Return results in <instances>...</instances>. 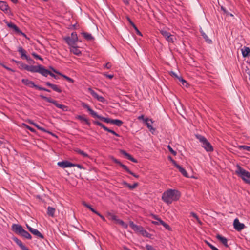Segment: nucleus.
Here are the masks:
<instances>
[{"label":"nucleus","mask_w":250,"mask_h":250,"mask_svg":"<svg viewBox=\"0 0 250 250\" xmlns=\"http://www.w3.org/2000/svg\"><path fill=\"white\" fill-rule=\"evenodd\" d=\"M39 90H43V91H46V92H50L51 91L49 90V89H48L47 88H44V87H41L40 86V87H39Z\"/></svg>","instance_id":"obj_58"},{"label":"nucleus","mask_w":250,"mask_h":250,"mask_svg":"<svg viewBox=\"0 0 250 250\" xmlns=\"http://www.w3.org/2000/svg\"><path fill=\"white\" fill-rule=\"evenodd\" d=\"M160 32L168 42L173 43L174 42V40L176 38L174 35H171L169 32L165 30H161Z\"/></svg>","instance_id":"obj_8"},{"label":"nucleus","mask_w":250,"mask_h":250,"mask_svg":"<svg viewBox=\"0 0 250 250\" xmlns=\"http://www.w3.org/2000/svg\"><path fill=\"white\" fill-rule=\"evenodd\" d=\"M115 222L116 224L120 225L125 229H126L128 227V225L121 219L117 218Z\"/></svg>","instance_id":"obj_35"},{"label":"nucleus","mask_w":250,"mask_h":250,"mask_svg":"<svg viewBox=\"0 0 250 250\" xmlns=\"http://www.w3.org/2000/svg\"><path fill=\"white\" fill-rule=\"evenodd\" d=\"M50 68L55 73L58 74V75H60V74L61 73V72L57 71L56 69H55L53 67H50Z\"/></svg>","instance_id":"obj_63"},{"label":"nucleus","mask_w":250,"mask_h":250,"mask_svg":"<svg viewBox=\"0 0 250 250\" xmlns=\"http://www.w3.org/2000/svg\"><path fill=\"white\" fill-rule=\"evenodd\" d=\"M33 68L32 73H39L44 77H47L48 75H50L51 72L41 64H39L37 66L34 65Z\"/></svg>","instance_id":"obj_6"},{"label":"nucleus","mask_w":250,"mask_h":250,"mask_svg":"<svg viewBox=\"0 0 250 250\" xmlns=\"http://www.w3.org/2000/svg\"><path fill=\"white\" fill-rule=\"evenodd\" d=\"M82 204L86 208H88V209H89L90 210H91L92 208V206L86 203L85 202L83 201L82 202Z\"/></svg>","instance_id":"obj_55"},{"label":"nucleus","mask_w":250,"mask_h":250,"mask_svg":"<svg viewBox=\"0 0 250 250\" xmlns=\"http://www.w3.org/2000/svg\"><path fill=\"white\" fill-rule=\"evenodd\" d=\"M217 239L219 240L226 247H229L228 245V240L226 238L220 234L216 235Z\"/></svg>","instance_id":"obj_23"},{"label":"nucleus","mask_w":250,"mask_h":250,"mask_svg":"<svg viewBox=\"0 0 250 250\" xmlns=\"http://www.w3.org/2000/svg\"><path fill=\"white\" fill-rule=\"evenodd\" d=\"M76 151L78 154H81V155H82L84 157H88V155L87 153H86L83 151V150H82L81 149H77V150H76Z\"/></svg>","instance_id":"obj_43"},{"label":"nucleus","mask_w":250,"mask_h":250,"mask_svg":"<svg viewBox=\"0 0 250 250\" xmlns=\"http://www.w3.org/2000/svg\"><path fill=\"white\" fill-rule=\"evenodd\" d=\"M55 212V209L51 207H48L47 208V214L51 217L54 216V214Z\"/></svg>","instance_id":"obj_33"},{"label":"nucleus","mask_w":250,"mask_h":250,"mask_svg":"<svg viewBox=\"0 0 250 250\" xmlns=\"http://www.w3.org/2000/svg\"><path fill=\"white\" fill-rule=\"evenodd\" d=\"M30 88H35L36 89L39 90L40 86L38 85H36L33 81H31L29 83V85L27 86Z\"/></svg>","instance_id":"obj_41"},{"label":"nucleus","mask_w":250,"mask_h":250,"mask_svg":"<svg viewBox=\"0 0 250 250\" xmlns=\"http://www.w3.org/2000/svg\"><path fill=\"white\" fill-rule=\"evenodd\" d=\"M241 51L243 57L250 56V48L248 47L244 46L241 49Z\"/></svg>","instance_id":"obj_27"},{"label":"nucleus","mask_w":250,"mask_h":250,"mask_svg":"<svg viewBox=\"0 0 250 250\" xmlns=\"http://www.w3.org/2000/svg\"><path fill=\"white\" fill-rule=\"evenodd\" d=\"M93 123L103 128L105 131L110 132L117 137H120V135L115 132L114 130L106 127L103 124L98 121H93Z\"/></svg>","instance_id":"obj_10"},{"label":"nucleus","mask_w":250,"mask_h":250,"mask_svg":"<svg viewBox=\"0 0 250 250\" xmlns=\"http://www.w3.org/2000/svg\"><path fill=\"white\" fill-rule=\"evenodd\" d=\"M140 233L143 236L147 238H150L151 236V235L146 230L144 229L143 228H142V230H141Z\"/></svg>","instance_id":"obj_37"},{"label":"nucleus","mask_w":250,"mask_h":250,"mask_svg":"<svg viewBox=\"0 0 250 250\" xmlns=\"http://www.w3.org/2000/svg\"><path fill=\"white\" fill-rule=\"evenodd\" d=\"M181 196L180 192L176 189H169L165 191L162 196V200L169 205L172 203L173 201H177Z\"/></svg>","instance_id":"obj_1"},{"label":"nucleus","mask_w":250,"mask_h":250,"mask_svg":"<svg viewBox=\"0 0 250 250\" xmlns=\"http://www.w3.org/2000/svg\"><path fill=\"white\" fill-rule=\"evenodd\" d=\"M81 105L84 108L87 110V111L89 112V114L93 117L97 118H98L99 115H98L97 112L93 110L87 104L84 102H82Z\"/></svg>","instance_id":"obj_14"},{"label":"nucleus","mask_w":250,"mask_h":250,"mask_svg":"<svg viewBox=\"0 0 250 250\" xmlns=\"http://www.w3.org/2000/svg\"><path fill=\"white\" fill-rule=\"evenodd\" d=\"M200 32L202 37L208 43H211L212 42V41L208 38V36L202 30Z\"/></svg>","instance_id":"obj_36"},{"label":"nucleus","mask_w":250,"mask_h":250,"mask_svg":"<svg viewBox=\"0 0 250 250\" xmlns=\"http://www.w3.org/2000/svg\"><path fill=\"white\" fill-rule=\"evenodd\" d=\"M190 216H192L193 217H194L196 220V221H197V222L200 224H202V222L201 221V220H200V219L199 218L198 216H197V215L193 212H191L190 213Z\"/></svg>","instance_id":"obj_42"},{"label":"nucleus","mask_w":250,"mask_h":250,"mask_svg":"<svg viewBox=\"0 0 250 250\" xmlns=\"http://www.w3.org/2000/svg\"><path fill=\"white\" fill-rule=\"evenodd\" d=\"M107 217L109 220L115 221L117 219V216L110 212L107 213Z\"/></svg>","instance_id":"obj_38"},{"label":"nucleus","mask_w":250,"mask_h":250,"mask_svg":"<svg viewBox=\"0 0 250 250\" xmlns=\"http://www.w3.org/2000/svg\"><path fill=\"white\" fill-rule=\"evenodd\" d=\"M93 123L103 128L105 131L110 132L117 137H120V135L115 132L114 130L106 127L103 124L98 121H93Z\"/></svg>","instance_id":"obj_9"},{"label":"nucleus","mask_w":250,"mask_h":250,"mask_svg":"<svg viewBox=\"0 0 250 250\" xmlns=\"http://www.w3.org/2000/svg\"><path fill=\"white\" fill-rule=\"evenodd\" d=\"M0 9L5 14H11L10 8L6 2L0 0Z\"/></svg>","instance_id":"obj_11"},{"label":"nucleus","mask_w":250,"mask_h":250,"mask_svg":"<svg viewBox=\"0 0 250 250\" xmlns=\"http://www.w3.org/2000/svg\"><path fill=\"white\" fill-rule=\"evenodd\" d=\"M126 19L129 22V23L132 25V26L133 27V28L136 31V33L137 35L139 36H142V34L141 32L138 30L137 26L135 25V24L132 22V21L131 20L130 18L129 17H127Z\"/></svg>","instance_id":"obj_30"},{"label":"nucleus","mask_w":250,"mask_h":250,"mask_svg":"<svg viewBox=\"0 0 250 250\" xmlns=\"http://www.w3.org/2000/svg\"><path fill=\"white\" fill-rule=\"evenodd\" d=\"M7 25V26L13 30L14 31H15L16 33H17L18 32H20V29L16 25H15V24H14L13 23L10 22H9L8 21H5V22Z\"/></svg>","instance_id":"obj_24"},{"label":"nucleus","mask_w":250,"mask_h":250,"mask_svg":"<svg viewBox=\"0 0 250 250\" xmlns=\"http://www.w3.org/2000/svg\"><path fill=\"white\" fill-rule=\"evenodd\" d=\"M120 152L130 161L136 163L138 162L136 159L134 158L130 154L127 153L125 150L121 149L120 150Z\"/></svg>","instance_id":"obj_18"},{"label":"nucleus","mask_w":250,"mask_h":250,"mask_svg":"<svg viewBox=\"0 0 250 250\" xmlns=\"http://www.w3.org/2000/svg\"><path fill=\"white\" fill-rule=\"evenodd\" d=\"M76 119L80 120L82 123L84 122L85 124L89 126H90L91 123L88 119L85 117V115H77Z\"/></svg>","instance_id":"obj_22"},{"label":"nucleus","mask_w":250,"mask_h":250,"mask_svg":"<svg viewBox=\"0 0 250 250\" xmlns=\"http://www.w3.org/2000/svg\"><path fill=\"white\" fill-rule=\"evenodd\" d=\"M30 232L33 234V235L36 236L37 237H39L41 239H43V235L37 229H30Z\"/></svg>","instance_id":"obj_26"},{"label":"nucleus","mask_w":250,"mask_h":250,"mask_svg":"<svg viewBox=\"0 0 250 250\" xmlns=\"http://www.w3.org/2000/svg\"><path fill=\"white\" fill-rule=\"evenodd\" d=\"M32 55L36 59H39V60H40L41 61H42L43 59L39 55H38L37 53H36L35 52H33L32 53Z\"/></svg>","instance_id":"obj_53"},{"label":"nucleus","mask_w":250,"mask_h":250,"mask_svg":"<svg viewBox=\"0 0 250 250\" xmlns=\"http://www.w3.org/2000/svg\"><path fill=\"white\" fill-rule=\"evenodd\" d=\"M31 81L27 79H23L21 80V82L26 86H28Z\"/></svg>","instance_id":"obj_50"},{"label":"nucleus","mask_w":250,"mask_h":250,"mask_svg":"<svg viewBox=\"0 0 250 250\" xmlns=\"http://www.w3.org/2000/svg\"><path fill=\"white\" fill-rule=\"evenodd\" d=\"M205 243L207 244V245L209 247V248L212 250H219L218 249H217L216 247H214L213 245H212L211 243H210L209 242H208V241L206 240L205 241Z\"/></svg>","instance_id":"obj_47"},{"label":"nucleus","mask_w":250,"mask_h":250,"mask_svg":"<svg viewBox=\"0 0 250 250\" xmlns=\"http://www.w3.org/2000/svg\"><path fill=\"white\" fill-rule=\"evenodd\" d=\"M23 125L26 127V128L28 129V130L31 131L32 132H36V130L34 128L30 127V126H29L25 124H23Z\"/></svg>","instance_id":"obj_52"},{"label":"nucleus","mask_w":250,"mask_h":250,"mask_svg":"<svg viewBox=\"0 0 250 250\" xmlns=\"http://www.w3.org/2000/svg\"><path fill=\"white\" fill-rule=\"evenodd\" d=\"M138 186V183H134L133 185H130V184H129L127 188H128L130 189H133L136 188Z\"/></svg>","instance_id":"obj_51"},{"label":"nucleus","mask_w":250,"mask_h":250,"mask_svg":"<svg viewBox=\"0 0 250 250\" xmlns=\"http://www.w3.org/2000/svg\"><path fill=\"white\" fill-rule=\"evenodd\" d=\"M168 159L172 162V163L174 165L175 167H176V165H178L174 159H173L170 156H169L168 157Z\"/></svg>","instance_id":"obj_56"},{"label":"nucleus","mask_w":250,"mask_h":250,"mask_svg":"<svg viewBox=\"0 0 250 250\" xmlns=\"http://www.w3.org/2000/svg\"><path fill=\"white\" fill-rule=\"evenodd\" d=\"M234 228L238 231H240L243 229L245 226L243 223H241L239 222L238 218H235L233 222Z\"/></svg>","instance_id":"obj_13"},{"label":"nucleus","mask_w":250,"mask_h":250,"mask_svg":"<svg viewBox=\"0 0 250 250\" xmlns=\"http://www.w3.org/2000/svg\"><path fill=\"white\" fill-rule=\"evenodd\" d=\"M146 248L147 250H156L154 248L150 245H146Z\"/></svg>","instance_id":"obj_57"},{"label":"nucleus","mask_w":250,"mask_h":250,"mask_svg":"<svg viewBox=\"0 0 250 250\" xmlns=\"http://www.w3.org/2000/svg\"><path fill=\"white\" fill-rule=\"evenodd\" d=\"M57 165L62 168L74 167L75 166L74 164H73L68 161H63L62 162H59Z\"/></svg>","instance_id":"obj_16"},{"label":"nucleus","mask_w":250,"mask_h":250,"mask_svg":"<svg viewBox=\"0 0 250 250\" xmlns=\"http://www.w3.org/2000/svg\"><path fill=\"white\" fill-rule=\"evenodd\" d=\"M167 147L168 149V150L170 152V153L173 155V156H176V154H177V152L174 150L172 147L169 146V145H168L167 146Z\"/></svg>","instance_id":"obj_49"},{"label":"nucleus","mask_w":250,"mask_h":250,"mask_svg":"<svg viewBox=\"0 0 250 250\" xmlns=\"http://www.w3.org/2000/svg\"><path fill=\"white\" fill-rule=\"evenodd\" d=\"M45 85L50 88H51L54 91L57 92L58 93H61L62 92V89L60 88V87L54 84H52L50 83L49 82H47L45 83Z\"/></svg>","instance_id":"obj_17"},{"label":"nucleus","mask_w":250,"mask_h":250,"mask_svg":"<svg viewBox=\"0 0 250 250\" xmlns=\"http://www.w3.org/2000/svg\"><path fill=\"white\" fill-rule=\"evenodd\" d=\"M12 230L16 234L19 235L24 238L31 240L32 237L30 233L24 230L20 224H13L11 226Z\"/></svg>","instance_id":"obj_2"},{"label":"nucleus","mask_w":250,"mask_h":250,"mask_svg":"<svg viewBox=\"0 0 250 250\" xmlns=\"http://www.w3.org/2000/svg\"><path fill=\"white\" fill-rule=\"evenodd\" d=\"M18 51L21 54V57L22 59H28V56L26 55V51L22 46L18 47Z\"/></svg>","instance_id":"obj_21"},{"label":"nucleus","mask_w":250,"mask_h":250,"mask_svg":"<svg viewBox=\"0 0 250 250\" xmlns=\"http://www.w3.org/2000/svg\"><path fill=\"white\" fill-rule=\"evenodd\" d=\"M123 124V121L119 119H115L114 125L118 127H120Z\"/></svg>","instance_id":"obj_46"},{"label":"nucleus","mask_w":250,"mask_h":250,"mask_svg":"<svg viewBox=\"0 0 250 250\" xmlns=\"http://www.w3.org/2000/svg\"><path fill=\"white\" fill-rule=\"evenodd\" d=\"M104 76H105L106 77L109 78L110 79H111L113 78V75L111 74H104Z\"/></svg>","instance_id":"obj_64"},{"label":"nucleus","mask_w":250,"mask_h":250,"mask_svg":"<svg viewBox=\"0 0 250 250\" xmlns=\"http://www.w3.org/2000/svg\"><path fill=\"white\" fill-rule=\"evenodd\" d=\"M59 75L61 76L62 77H63L64 79H65L66 80H67L69 83H73L74 82V80L73 79H71V78H70V77L67 76L66 75H65L61 73Z\"/></svg>","instance_id":"obj_39"},{"label":"nucleus","mask_w":250,"mask_h":250,"mask_svg":"<svg viewBox=\"0 0 250 250\" xmlns=\"http://www.w3.org/2000/svg\"><path fill=\"white\" fill-rule=\"evenodd\" d=\"M235 174L246 184L250 185V172L244 169L239 164L236 165Z\"/></svg>","instance_id":"obj_3"},{"label":"nucleus","mask_w":250,"mask_h":250,"mask_svg":"<svg viewBox=\"0 0 250 250\" xmlns=\"http://www.w3.org/2000/svg\"><path fill=\"white\" fill-rule=\"evenodd\" d=\"M168 230H170L171 229V228L166 223H165L163 225Z\"/></svg>","instance_id":"obj_60"},{"label":"nucleus","mask_w":250,"mask_h":250,"mask_svg":"<svg viewBox=\"0 0 250 250\" xmlns=\"http://www.w3.org/2000/svg\"><path fill=\"white\" fill-rule=\"evenodd\" d=\"M238 147L240 149H242L250 152V146H248L245 145H239L238 146Z\"/></svg>","instance_id":"obj_44"},{"label":"nucleus","mask_w":250,"mask_h":250,"mask_svg":"<svg viewBox=\"0 0 250 250\" xmlns=\"http://www.w3.org/2000/svg\"><path fill=\"white\" fill-rule=\"evenodd\" d=\"M111 66H112V64H111V63H110V62H107V63H106L105 64V65H104V67H105L106 68H107V69H109L111 68Z\"/></svg>","instance_id":"obj_59"},{"label":"nucleus","mask_w":250,"mask_h":250,"mask_svg":"<svg viewBox=\"0 0 250 250\" xmlns=\"http://www.w3.org/2000/svg\"><path fill=\"white\" fill-rule=\"evenodd\" d=\"M221 9L223 11L224 13L226 14L227 16H230L231 17H233V15L229 12L226 9L223 7V6H221Z\"/></svg>","instance_id":"obj_45"},{"label":"nucleus","mask_w":250,"mask_h":250,"mask_svg":"<svg viewBox=\"0 0 250 250\" xmlns=\"http://www.w3.org/2000/svg\"><path fill=\"white\" fill-rule=\"evenodd\" d=\"M27 61L29 62L30 64L35 63V62L33 60H32L29 56L28 57V59H26Z\"/></svg>","instance_id":"obj_61"},{"label":"nucleus","mask_w":250,"mask_h":250,"mask_svg":"<svg viewBox=\"0 0 250 250\" xmlns=\"http://www.w3.org/2000/svg\"><path fill=\"white\" fill-rule=\"evenodd\" d=\"M71 38L72 39V40H76L77 41H78V36H77V34L76 33V32H73L71 33Z\"/></svg>","instance_id":"obj_48"},{"label":"nucleus","mask_w":250,"mask_h":250,"mask_svg":"<svg viewBox=\"0 0 250 250\" xmlns=\"http://www.w3.org/2000/svg\"><path fill=\"white\" fill-rule=\"evenodd\" d=\"M70 51L74 54L76 55H80L82 54L81 51L79 49L78 47L75 45L71 47Z\"/></svg>","instance_id":"obj_32"},{"label":"nucleus","mask_w":250,"mask_h":250,"mask_svg":"<svg viewBox=\"0 0 250 250\" xmlns=\"http://www.w3.org/2000/svg\"><path fill=\"white\" fill-rule=\"evenodd\" d=\"M40 97L45 101L53 104L57 107L61 109L63 111H68V107L67 106L60 104L57 101L54 100L51 98L47 97L42 95H40Z\"/></svg>","instance_id":"obj_5"},{"label":"nucleus","mask_w":250,"mask_h":250,"mask_svg":"<svg viewBox=\"0 0 250 250\" xmlns=\"http://www.w3.org/2000/svg\"><path fill=\"white\" fill-rule=\"evenodd\" d=\"M195 136L202 143V146L204 147L207 152H212L213 151L212 146L204 136L199 134H197Z\"/></svg>","instance_id":"obj_4"},{"label":"nucleus","mask_w":250,"mask_h":250,"mask_svg":"<svg viewBox=\"0 0 250 250\" xmlns=\"http://www.w3.org/2000/svg\"><path fill=\"white\" fill-rule=\"evenodd\" d=\"M12 240L22 250H30L27 247L24 245L22 242L16 237H13Z\"/></svg>","instance_id":"obj_15"},{"label":"nucleus","mask_w":250,"mask_h":250,"mask_svg":"<svg viewBox=\"0 0 250 250\" xmlns=\"http://www.w3.org/2000/svg\"><path fill=\"white\" fill-rule=\"evenodd\" d=\"M88 91L90 92L91 95L98 101L102 103H105L106 101L105 98L103 96H99L96 92H95L91 88H88Z\"/></svg>","instance_id":"obj_12"},{"label":"nucleus","mask_w":250,"mask_h":250,"mask_svg":"<svg viewBox=\"0 0 250 250\" xmlns=\"http://www.w3.org/2000/svg\"><path fill=\"white\" fill-rule=\"evenodd\" d=\"M144 123L146 124L147 128L150 130V131L155 130V129L151 125V124L153 123L152 119H149V118H146L144 119Z\"/></svg>","instance_id":"obj_25"},{"label":"nucleus","mask_w":250,"mask_h":250,"mask_svg":"<svg viewBox=\"0 0 250 250\" xmlns=\"http://www.w3.org/2000/svg\"><path fill=\"white\" fill-rule=\"evenodd\" d=\"M20 66L19 68L21 69H24L28 71L32 72V70L33 69L34 65H28L23 63L22 62H21V63H19Z\"/></svg>","instance_id":"obj_19"},{"label":"nucleus","mask_w":250,"mask_h":250,"mask_svg":"<svg viewBox=\"0 0 250 250\" xmlns=\"http://www.w3.org/2000/svg\"><path fill=\"white\" fill-rule=\"evenodd\" d=\"M82 34L83 36V37L87 40V41H91L94 39V37L92 36L91 34H89L87 32H83Z\"/></svg>","instance_id":"obj_34"},{"label":"nucleus","mask_w":250,"mask_h":250,"mask_svg":"<svg viewBox=\"0 0 250 250\" xmlns=\"http://www.w3.org/2000/svg\"><path fill=\"white\" fill-rule=\"evenodd\" d=\"M63 40L67 43V44L70 46H73L76 45V42H78L76 40H72L69 36L65 37L63 38Z\"/></svg>","instance_id":"obj_20"},{"label":"nucleus","mask_w":250,"mask_h":250,"mask_svg":"<svg viewBox=\"0 0 250 250\" xmlns=\"http://www.w3.org/2000/svg\"><path fill=\"white\" fill-rule=\"evenodd\" d=\"M177 168L178 169L179 171L181 173V174L186 177H188V174L187 172V171L183 168L181 166H180L179 164L176 165L175 167Z\"/></svg>","instance_id":"obj_31"},{"label":"nucleus","mask_w":250,"mask_h":250,"mask_svg":"<svg viewBox=\"0 0 250 250\" xmlns=\"http://www.w3.org/2000/svg\"><path fill=\"white\" fill-rule=\"evenodd\" d=\"M98 119H100L102 121L106 123H110L114 125L115 119H112L108 118H105L104 117L99 115Z\"/></svg>","instance_id":"obj_29"},{"label":"nucleus","mask_w":250,"mask_h":250,"mask_svg":"<svg viewBox=\"0 0 250 250\" xmlns=\"http://www.w3.org/2000/svg\"><path fill=\"white\" fill-rule=\"evenodd\" d=\"M177 79L179 80V81L182 83V84L183 86H187L188 85V83L182 77H177Z\"/></svg>","instance_id":"obj_40"},{"label":"nucleus","mask_w":250,"mask_h":250,"mask_svg":"<svg viewBox=\"0 0 250 250\" xmlns=\"http://www.w3.org/2000/svg\"><path fill=\"white\" fill-rule=\"evenodd\" d=\"M35 127H36L39 130H41L43 132H45V131H47V130L45 129V128L42 127H41L39 125H38L36 123V124L35 125H34Z\"/></svg>","instance_id":"obj_54"},{"label":"nucleus","mask_w":250,"mask_h":250,"mask_svg":"<svg viewBox=\"0 0 250 250\" xmlns=\"http://www.w3.org/2000/svg\"><path fill=\"white\" fill-rule=\"evenodd\" d=\"M130 227L135 231L140 232L142 230L143 227L135 224L132 221L129 222Z\"/></svg>","instance_id":"obj_28"},{"label":"nucleus","mask_w":250,"mask_h":250,"mask_svg":"<svg viewBox=\"0 0 250 250\" xmlns=\"http://www.w3.org/2000/svg\"><path fill=\"white\" fill-rule=\"evenodd\" d=\"M50 76L54 78L55 79H58L59 78L57 75H55L52 72H51Z\"/></svg>","instance_id":"obj_62"},{"label":"nucleus","mask_w":250,"mask_h":250,"mask_svg":"<svg viewBox=\"0 0 250 250\" xmlns=\"http://www.w3.org/2000/svg\"><path fill=\"white\" fill-rule=\"evenodd\" d=\"M110 158L113 162H114L115 163L117 164H118L121 167H122L129 174H131V175H132L133 176L136 178H138L139 177V175H137L135 173L132 172L131 170H130L126 166L123 164L119 160L117 159L112 156H110Z\"/></svg>","instance_id":"obj_7"}]
</instances>
